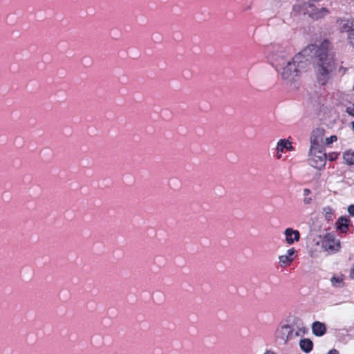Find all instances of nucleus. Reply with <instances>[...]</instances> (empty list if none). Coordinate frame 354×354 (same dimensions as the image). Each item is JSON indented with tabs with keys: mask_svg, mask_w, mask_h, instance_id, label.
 <instances>
[{
	"mask_svg": "<svg viewBox=\"0 0 354 354\" xmlns=\"http://www.w3.org/2000/svg\"><path fill=\"white\" fill-rule=\"evenodd\" d=\"M314 57L315 73L319 83L326 84L335 68L330 43L324 40L319 46L311 44L297 53L277 71L287 84H291L310 64Z\"/></svg>",
	"mask_w": 354,
	"mask_h": 354,
	"instance_id": "1",
	"label": "nucleus"
},
{
	"mask_svg": "<svg viewBox=\"0 0 354 354\" xmlns=\"http://www.w3.org/2000/svg\"><path fill=\"white\" fill-rule=\"evenodd\" d=\"M298 322L299 320L295 318L292 322L281 325L276 331L277 339L285 344L288 340L299 336L301 328L297 326Z\"/></svg>",
	"mask_w": 354,
	"mask_h": 354,
	"instance_id": "2",
	"label": "nucleus"
},
{
	"mask_svg": "<svg viewBox=\"0 0 354 354\" xmlns=\"http://www.w3.org/2000/svg\"><path fill=\"white\" fill-rule=\"evenodd\" d=\"M326 160V155L322 148L310 149L308 163L309 165L317 169H322Z\"/></svg>",
	"mask_w": 354,
	"mask_h": 354,
	"instance_id": "3",
	"label": "nucleus"
},
{
	"mask_svg": "<svg viewBox=\"0 0 354 354\" xmlns=\"http://www.w3.org/2000/svg\"><path fill=\"white\" fill-rule=\"evenodd\" d=\"M304 13L308 15L313 19H319L329 14V10L324 7H317L310 2L304 3L302 6Z\"/></svg>",
	"mask_w": 354,
	"mask_h": 354,
	"instance_id": "4",
	"label": "nucleus"
},
{
	"mask_svg": "<svg viewBox=\"0 0 354 354\" xmlns=\"http://www.w3.org/2000/svg\"><path fill=\"white\" fill-rule=\"evenodd\" d=\"M288 60V53L283 48H278L272 53V64L277 71H279V67L285 65Z\"/></svg>",
	"mask_w": 354,
	"mask_h": 354,
	"instance_id": "5",
	"label": "nucleus"
},
{
	"mask_svg": "<svg viewBox=\"0 0 354 354\" xmlns=\"http://www.w3.org/2000/svg\"><path fill=\"white\" fill-rule=\"evenodd\" d=\"M322 248L325 251L336 252L340 248V241L335 240L333 234H327L322 239Z\"/></svg>",
	"mask_w": 354,
	"mask_h": 354,
	"instance_id": "6",
	"label": "nucleus"
},
{
	"mask_svg": "<svg viewBox=\"0 0 354 354\" xmlns=\"http://www.w3.org/2000/svg\"><path fill=\"white\" fill-rule=\"evenodd\" d=\"M324 130L322 129H315L312 131L310 136V148H322L323 143Z\"/></svg>",
	"mask_w": 354,
	"mask_h": 354,
	"instance_id": "7",
	"label": "nucleus"
},
{
	"mask_svg": "<svg viewBox=\"0 0 354 354\" xmlns=\"http://www.w3.org/2000/svg\"><path fill=\"white\" fill-rule=\"evenodd\" d=\"M297 250L292 248L287 250V254L279 257V263L281 266H285L292 263L296 256Z\"/></svg>",
	"mask_w": 354,
	"mask_h": 354,
	"instance_id": "8",
	"label": "nucleus"
},
{
	"mask_svg": "<svg viewBox=\"0 0 354 354\" xmlns=\"http://www.w3.org/2000/svg\"><path fill=\"white\" fill-rule=\"evenodd\" d=\"M342 28L348 32V39L351 45L354 48V19L343 21Z\"/></svg>",
	"mask_w": 354,
	"mask_h": 354,
	"instance_id": "9",
	"label": "nucleus"
},
{
	"mask_svg": "<svg viewBox=\"0 0 354 354\" xmlns=\"http://www.w3.org/2000/svg\"><path fill=\"white\" fill-rule=\"evenodd\" d=\"M286 241L288 244H292L295 241H298L300 239V234L298 230L292 228H287L284 231Z\"/></svg>",
	"mask_w": 354,
	"mask_h": 354,
	"instance_id": "10",
	"label": "nucleus"
},
{
	"mask_svg": "<svg viewBox=\"0 0 354 354\" xmlns=\"http://www.w3.org/2000/svg\"><path fill=\"white\" fill-rule=\"evenodd\" d=\"M312 331L313 333L317 337L323 336L326 332V324L319 321H316L312 324Z\"/></svg>",
	"mask_w": 354,
	"mask_h": 354,
	"instance_id": "11",
	"label": "nucleus"
},
{
	"mask_svg": "<svg viewBox=\"0 0 354 354\" xmlns=\"http://www.w3.org/2000/svg\"><path fill=\"white\" fill-rule=\"evenodd\" d=\"M349 222V219L345 216H341L338 218L336 223V227L341 232L345 233L347 232L348 227V223Z\"/></svg>",
	"mask_w": 354,
	"mask_h": 354,
	"instance_id": "12",
	"label": "nucleus"
},
{
	"mask_svg": "<svg viewBox=\"0 0 354 354\" xmlns=\"http://www.w3.org/2000/svg\"><path fill=\"white\" fill-rule=\"evenodd\" d=\"M299 346L304 352L309 353L313 349V343L310 339L304 338L300 340Z\"/></svg>",
	"mask_w": 354,
	"mask_h": 354,
	"instance_id": "13",
	"label": "nucleus"
},
{
	"mask_svg": "<svg viewBox=\"0 0 354 354\" xmlns=\"http://www.w3.org/2000/svg\"><path fill=\"white\" fill-rule=\"evenodd\" d=\"M284 149L291 151L293 149V147L291 145V143L288 142L286 140H279L277 146V151L283 152Z\"/></svg>",
	"mask_w": 354,
	"mask_h": 354,
	"instance_id": "14",
	"label": "nucleus"
},
{
	"mask_svg": "<svg viewBox=\"0 0 354 354\" xmlns=\"http://www.w3.org/2000/svg\"><path fill=\"white\" fill-rule=\"evenodd\" d=\"M323 214H324L325 219L327 221L333 220V209L330 206L324 207L322 209Z\"/></svg>",
	"mask_w": 354,
	"mask_h": 354,
	"instance_id": "15",
	"label": "nucleus"
},
{
	"mask_svg": "<svg viewBox=\"0 0 354 354\" xmlns=\"http://www.w3.org/2000/svg\"><path fill=\"white\" fill-rule=\"evenodd\" d=\"M344 159L348 165L354 164V151H347L344 152Z\"/></svg>",
	"mask_w": 354,
	"mask_h": 354,
	"instance_id": "16",
	"label": "nucleus"
},
{
	"mask_svg": "<svg viewBox=\"0 0 354 354\" xmlns=\"http://www.w3.org/2000/svg\"><path fill=\"white\" fill-rule=\"evenodd\" d=\"M342 281L343 279L342 277L333 276L330 279L331 283L333 284V286L335 287H339L341 283H342Z\"/></svg>",
	"mask_w": 354,
	"mask_h": 354,
	"instance_id": "17",
	"label": "nucleus"
},
{
	"mask_svg": "<svg viewBox=\"0 0 354 354\" xmlns=\"http://www.w3.org/2000/svg\"><path fill=\"white\" fill-rule=\"evenodd\" d=\"M346 112L351 116L354 117V103L346 106Z\"/></svg>",
	"mask_w": 354,
	"mask_h": 354,
	"instance_id": "18",
	"label": "nucleus"
},
{
	"mask_svg": "<svg viewBox=\"0 0 354 354\" xmlns=\"http://www.w3.org/2000/svg\"><path fill=\"white\" fill-rule=\"evenodd\" d=\"M336 140H337V136H332L330 137H328V138H326V145H330V144L333 143L334 141H336Z\"/></svg>",
	"mask_w": 354,
	"mask_h": 354,
	"instance_id": "19",
	"label": "nucleus"
},
{
	"mask_svg": "<svg viewBox=\"0 0 354 354\" xmlns=\"http://www.w3.org/2000/svg\"><path fill=\"white\" fill-rule=\"evenodd\" d=\"M312 201H313V198L310 196H305V197H304V199H303V202L306 205H308V204L311 203Z\"/></svg>",
	"mask_w": 354,
	"mask_h": 354,
	"instance_id": "20",
	"label": "nucleus"
},
{
	"mask_svg": "<svg viewBox=\"0 0 354 354\" xmlns=\"http://www.w3.org/2000/svg\"><path fill=\"white\" fill-rule=\"evenodd\" d=\"M348 212L351 216H354V205H351L348 207Z\"/></svg>",
	"mask_w": 354,
	"mask_h": 354,
	"instance_id": "21",
	"label": "nucleus"
},
{
	"mask_svg": "<svg viewBox=\"0 0 354 354\" xmlns=\"http://www.w3.org/2000/svg\"><path fill=\"white\" fill-rule=\"evenodd\" d=\"M310 193H311V191L309 189H307V188L304 189V194H303L304 197L309 196L310 194Z\"/></svg>",
	"mask_w": 354,
	"mask_h": 354,
	"instance_id": "22",
	"label": "nucleus"
},
{
	"mask_svg": "<svg viewBox=\"0 0 354 354\" xmlns=\"http://www.w3.org/2000/svg\"><path fill=\"white\" fill-rule=\"evenodd\" d=\"M350 277L351 279H354V264L353 268H351V272H350Z\"/></svg>",
	"mask_w": 354,
	"mask_h": 354,
	"instance_id": "23",
	"label": "nucleus"
},
{
	"mask_svg": "<svg viewBox=\"0 0 354 354\" xmlns=\"http://www.w3.org/2000/svg\"><path fill=\"white\" fill-rule=\"evenodd\" d=\"M328 354H338V351L335 349L330 350Z\"/></svg>",
	"mask_w": 354,
	"mask_h": 354,
	"instance_id": "24",
	"label": "nucleus"
},
{
	"mask_svg": "<svg viewBox=\"0 0 354 354\" xmlns=\"http://www.w3.org/2000/svg\"><path fill=\"white\" fill-rule=\"evenodd\" d=\"M264 354H277L276 353L271 351H267Z\"/></svg>",
	"mask_w": 354,
	"mask_h": 354,
	"instance_id": "25",
	"label": "nucleus"
},
{
	"mask_svg": "<svg viewBox=\"0 0 354 354\" xmlns=\"http://www.w3.org/2000/svg\"><path fill=\"white\" fill-rule=\"evenodd\" d=\"M342 71V73H345V71H346V68H342V67H341V68H339V72H341Z\"/></svg>",
	"mask_w": 354,
	"mask_h": 354,
	"instance_id": "26",
	"label": "nucleus"
},
{
	"mask_svg": "<svg viewBox=\"0 0 354 354\" xmlns=\"http://www.w3.org/2000/svg\"><path fill=\"white\" fill-rule=\"evenodd\" d=\"M351 124H352L353 130L354 131V121L351 122Z\"/></svg>",
	"mask_w": 354,
	"mask_h": 354,
	"instance_id": "27",
	"label": "nucleus"
},
{
	"mask_svg": "<svg viewBox=\"0 0 354 354\" xmlns=\"http://www.w3.org/2000/svg\"><path fill=\"white\" fill-rule=\"evenodd\" d=\"M277 158H281V155H278Z\"/></svg>",
	"mask_w": 354,
	"mask_h": 354,
	"instance_id": "28",
	"label": "nucleus"
}]
</instances>
